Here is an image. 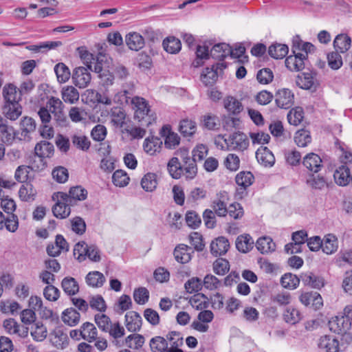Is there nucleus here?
<instances>
[{"label": "nucleus", "mask_w": 352, "mask_h": 352, "mask_svg": "<svg viewBox=\"0 0 352 352\" xmlns=\"http://www.w3.org/2000/svg\"><path fill=\"white\" fill-rule=\"evenodd\" d=\"M167 169L170 175L175 179H179L182 176L186 179H192L197 175V166L195 158L182 164L178 157H172L167 164Z\"/></svg>", "instance_id": "1"}, {"label": "nucleus", "mask_w": 352, "mask_h": 352, "mask_svg": "<svg viewBox=\"0 0 352 352\" xmlns=\"http://www.w3.org/2000/svg\"><path fill=\"white\" fill-rule=\"evenodd\" d=\"M129 103L132 105L134 118L139 122H144L143 126H148L155 120V116L151 114V110L148 102L143 98L135 96L131 99Z\"/></svg>", "instance_id": "2"}, {"label": "nucleus", "mask_w": 352, "mask_h": 352, "mask_svg": "<svg viewBox=\"0 0 352 352\" xmlns=\"http://www.w3.org/2000/svg\"><path fill=\"white\" fill-rule=\"evenodd\" d=\"M46 107L50 113L54 116V120L60 126H65L67 123V118L64 113V104L58 98L51 96L46 102Z\"/></svg>", "instance_id": "3"}, {"label": "nucleus", "mask_w": 352, "mask_h": 352, "mask_svg": "<svg viewBox=\"0 0 352 352\" xmlns=\"http://www.w3.org/2000/svg\"><path fill=\"white\" fill-rule=\"evenodd\" d=\"M58 195L62 201H68L72 205L76 201L85 200L87 196V191L81 186H77L71 188L69 194L59 192Z\"/></svg>", "instance_id": "4"}, {"label": "nucleus", "mask_w": 352, "mask_h": 352, "mask_svg": "<svg viewBox=\"0 0 352 352\" xmlns=\"http://www.w3.org/2000/svg\"><path fill=\"white\" fill-rule=\"evenodd\" d=\"M225 142L234 150L244 151L249 146V140L243 133L237 132L224 140Z\"/></svg>", "instance_id": "5"}, {"label": "nucleus", "mask_w": 352, "mask_h": 352, "mask_svg": "<svg viewBox=\"0 0 352 352\" xmlns=\"http://www.w3.org/2000/svg\"><path fill=\"white\" fill-rule=\"evenodd\" d=\"M292 51L294 55H290L287 57L285 65L291 71H300L305 68V60L307 59V54L296 52V50L293 48Z\"/></svg>", "instance_id": "6"}, {"label": "nucleus", "mask_w": 352, "mask_h": 352, "mask_svg": "<svg viewBox=\"0 0 352 352\" xmlns=\"http://www.w3.org/2000/svg\"><path fill=\"white\" fill-rule=\"evenodd\" d=\"M91 74L89 68L79 67L76 68L72 74V80L76 86L82 89L85 88L91 82Z\"/></svg>", "instance_id": "7"}, {"label": "nucleus", "mask_w": 352, "mask_h": 352, "mask_svg": "<svg viewBox=\"0 0 352 352\" xmlns=\"http://www.w3.org/2000/svg\"><path fill=\"white\" fill-rule=\"evenodd\" d=\"M294 94L288 89H279L275 94L276 104L280 108L289 109L294 104Z\"/></svg>", "instance_id": "8"}, {"label": "nucleus", "mask_w": 352, "mask_h": 352, "mask_svg": "<svg viewBox=\"0 0 352 352\" xmlns=\"http://www.w3.org/2000/svg\"><path fill=\"white\" fill-rule=\"evenodd\" d=\"M318 346L320 352H339V341L331 336H324L318 340Z\"/></svg>", "instance_id": "9"}, {"label": "nucleus", "mask_w": 352, "mask_h": 352, "mask_svg": "<svg viewBox=\"0 0 352 352\" xmlns=\"http://www.w3.org/2000/svg\"><path fill=\"white\" fill-rule=\"evenodd\" d=\"M302 164L309 171L317 173L322 167V161L318 155L310 153L303 157Z\"/></svg>", "instance_id": "10"}, {"label": "nucleus", "mask_w": 352, "mask_h": 352, "mask_svg": "<svg viewBox=\"0 0 352 352\" xmlns=\"http://www.w3.org/2000/svg\"><path fill=\"white\" fill-rule=\"evenodd\" d=\"M192 254L193 249L184 244L176 246L173 252L175 260L182 264L188 263L192 258Z\"/></svg>", "instance_id": "11"}, {"label": "nucleus", "mask_w": 352, "mask_h": 352, "mask_svg": "<svg viewBox=\"0 0 352 352\" xmlns=\"http://www.w3.org/2000/svg\"><path fill=\"white\" fill-rule=\"evenodd\" d=\"M230 248L229 241L224 236H219L210 244V252L215 256L225 254Z\"/></svg>", "instance_id": "12"}, {"label": "nucleus", "mask_w": 352, "mask_h": 352, "mask_svg": "<svg viewBox=\"0 0 352 352\" xmlns=\"http://www.w3.org/2000/svg\"><path fill=\"white\" fill-rule=\"evenodd\" d=\"M226 65L223 63H218L217 68L214 69V66L212 68H206L201 75V80L206 86H212L218 78L217 69L218 68H225Z\"/></svg>", "instance_id": "13"}, {"label": "nucleus", "mask_w": 352, "mask_h": 352, "mask_svg": "<svg viewBox=\"0 0 352 352\" xmlns=\"http://www.w3.org/2000/svg\"><path fill=\"white\" fill-rule=\"evenodd\" d=\"M142 318L136 311H129L125 315V325L129 331L135 332L140 329Z\"/></svg>", "instance_id": "14"}, {"label": "nucleus", "mask_w": 352, "mask_h": 352, "mask_svg": "<svg viewBox=\"0 0 352 352\" xmlns=\"http://www.w3.org/2000/svg\"><path fill=\"white\" fill-rule=\"evenodd\" d=\"M2 113L10 120H16L22 113V107L19 102L4 104Z\"/></svg>", "instance_id": "15"}, {"label": "nucleus", "mask_w": 352, "mask_h": 352, "mask_svg": "<svg viewBox=\"0 0 352 352\" xmlns=\"http://www.w3.org/2000/svg\"><path fill=\"white\" fill-rule=\"evenodd\" d=\"M4 104L19 102L21 94H18L17 88L13 84L6 85L3 88Z\"/></svg>", "instance_id": "16"}, {"label": "nucleus", "mask_w": 352, "mask_h": 352, "mask_svg": "<svg viewBox=\"0 0 352 352\" xmlns=\"http://www.w3.org/2000/svg\"><path fill=\"white\" fill-rule=\"evenodd\" d=\"M126 44L131 50L138 51L144 47V39L137 32H130L126 36Z\"/></svg>", "instance_id": "17"}, {"label": "nucleus", "mask_w": 352, "mask_h": 352, "mask_svg": "<svg viewBox=\"0 0 352 352\" xmlns=\"http://www.w3.org/2000/svg\"><path fill=\"white\" fill-rule=\"evenodd\" d=\"M336 184L340 186H346L351 182V172L346 165H342L337 168L333 174Z\"/></svg>", "instance_id": "18"}, {"label": "nucleus", "mask_w": 352, "mask_h": 352, "mask_svg": "<svg viewBox=\"0 0 352 352\" xmlns=\"http://www.w3.org/2000/svg\"><path fill=\"white\" fill-rule=\"evenodd\" d=\"M58 201L52 208V212L54 215L59 219L67 218L71 212L69 206L71 205L68 201H62L58 194Z\"/></svg>", "instance_id": "19"}, {"label": "nucleus", "mask_w": 352, "mask_h": 352, "mask_svg": "<svg viewBox=\"0 0 352 352\" xmlns=\"http://www.w3.org/2000/svg\"><path fill=\"white\" fill-rule=\"evenodd\" d=\"M302 283L315 289H320L324 285L322 277L315 275L312 272L303 273L300 275Z\"/></svg>", "instance_id": "20"}, {"label": "nucleus", "mask_w": 352, "mask_h": 352, "mask_svg": "<svg viewBox=\"0 0 352 352\" xmlns=\"http://www.w3.org/2000/svg\"><path fill=\"white\" fill-rule=\"evenodd\" d=\"M162 145V141L160 138L153 136L148 137L144 140L143 148L146 153L153 155L160 152Z\"/></svg>", "instance_id": "21"}, {"label": "nucleus", "mask_w": 352, "mask_h": 352, "mask_svg": "<svg viewBox=\"0 0 352 352\" xmlns=\"http://www.w3.org/2000/svg\"><path fill=\"white\" fill-rule=\"evenodd\" d=\"M61 97L65 103L75 104L79 100L80 94L73 86H65L61 89Z\"/></svg>", "instance_id": "22"}, {"label": "nucleus", "mask_w": 352, "mask_h": 352, "mask_svg": "<svg viewBox=\"0 0 352 352\" xmlns=\"http://www.w3.org/2000/svg\"><path fill=\"white\" fill-rule=\"evenodd\" d=\"M254 243V240L250 235H240L236 238V248L239 252L247 253L253 248Z\"/></svg>", "instance_id": "23"}, {"label": "nucleus", "mask_w": 352, "mask_h": 352, "mask_svg": "<svg viewBox=\"0 0 352 352\" xmlns=\"http://www.w3.org/2000/svg\"><path fill=\"white\" fill-rule=\"evenodd\" d=\"M230 53L231 47L225 43L214 45L210 50V56L219 60H223Z\"/></svg>", "instance_id": "24"}, {"label": "nucleus", "mask_w": 352, "mask_h": 352, "mask_svg": "<svg viewBox=\"0 0 352 352\" xmlns=\"http://www.w3.org/2000/svg\"><path fill=\"white\" fill-rule=\"evenodd\" d=\"M36 122L30 117H25L21 122V138L20 140H29V134L36 129Z\"/></svg>", "instance_id": "25"}, {"label": "nucleus", "mask_w": 352, "mask_h": 352, "mask_svg": "<svg viewBox=\"0 0 352 352\" xmlns=\"http://www.w3.org/2000/svg\"><path fill=\"white\" fill-rule=\"evenodd\" d=\"M54 151V145L47 141H41L36 144L34 148L35 154L39 157H50Z\"/></svg>", "instance_id": "26"}, {"label": "nucleus", "mask_w": 352, "mask_h": 352, "mask_svg": "<svg viewBox=\"0 0 352 352\" xmlns=\"http://www.w3.org/2000/svg\"><path fill=\"white\" fill-rule=\"evenodd\" d=\"M257 250L262 254L272 252L276 250V244L269 236L260 237L256 243Z\"/></svg>", "instance_id": "27"}, {"label": "nucleus", "mask_w": 352, "mask_h": 352, "mask_svg": "<svg viewBox=\"0 0 352 352\" xmlns=\"http://www.w3.org/2000/svg\"><path fill=\"white\" fill-rule=\"evenodd\" d=\"M36 193V189L30 183L22 185L19 191V197L23 201H33Z\"/></svg>", "instance_id": "28"}, {"label": "nucleus", "mask_w": 352, "mask_h": 352, "mask_svg": "<svg viewBox=\"0 0 352 352\" xmlns=\"http://www.w3.org/2000/svg\"><path fill=\"white\" fill-rule=\"evenodd\" d=\"M351 39L346 34H341L336 36L333 41V47L336 51L346 52L351 47Z\"/></svg>", "instance_id": "29"}, {"label": "nucleus", "mask_w": 352, "mask_h": 352, "mask_svg": "<svg viewBox=\"0 0 352 352\" xmlns=\"http://www.w3.org/2000/svg\"><path fill=\"white\" fill-rule=\"evenodd\" d=\"M225 109L233 115H237L243 110L242 104L234 97L228 96L223 100Z\"/></svg>", "instance_id": "30"}, {"label": "nucleus", "mask_w": 352, "mask_h": 352, "mask_svg": "<svg viewBox=\"0 0 352 352\" xmlns=\"http://www.w3.org/2000/svg\"><path fill=\"white\" fill-rule=\"evenodd\" d=\"M80 318V314L74 308L67 309L63 312L62 320L64 323L69 326L76 325Z\"/></svg>", "instance_id": "31"}, {"label": "nucleus", "mask_w": 352, "mask_h": 352, "mask_svg": "<svg viewBox=\"0 0 352 352\" xmlns=\"http://www.w3.org/2000/svg\"><path fill=\"white\" fill-rule=\"evenodd\" d=\"M86 283L93 287H100L105 282V277L104 275L98 271L89 272L86 276Z\"/></svg>", "instance_id": "32"}, {"label": "nucleus", "mask_w": 352, "mask_h": 352, "mask_svg": "<svg viewBox=\"0 0 352 352\" xmlns=\"http://www.w3.org/2000/svg\"><path fill=\"white\" fill-rule=\"evenodd\" d=\"M82 339L91 342L95 341L98 336V331L93 323L86 322L81 326Z\"/></svg>", "instance_id": "33"}, {"label": "nucleus", "mask_w": 352, "mask_h": 352, "mask_svg": "<svg viewBox=\"0 0 352 352\" xmlns=\"http://www.w3.org/2000/svg\"><path fill=\"white\" fill-rule=\"evenodd\" d=\"M345 318L344 316H335L333 317L328 323L329 328L331 331L335 333H342L344 331H346V324L345 325Z\"/></svg>", "instance_id": "34"}, {"label": "nucleus", "mask_w": 352, "mask_h": 352, "mask_svg": "<svg viewBox=\"0 0 352 352\" xmlns=\"http://www.w3.org/2000/svg\"><path fill=\"white\" fill-rule=\"evenodd\" d=\"M0 133L2 142L8 145L11 144L15 139L16 133L14 128L4 124L3 122L0 125Z\"/></svg>", "instance_id": "35"}, {"label": "nucleus", "mask_w": 352, "mask_h": 352, "mask_svg": "<svg viewBox=\"0 0 352 352\" xmlns=\"http://www.w3.org/2000/svg\"><path fill=\"white\" fill-rule=\"evenodd\" d=\"M254 177L251 172L242 171L238 173L236 176L235 180L240 189H246L248 186L252 184Z\"/></svg>", "instance_id": "36"}, {"label": "nucleus", "mask_w": 352, "mask_h": 352, "mask_svg": "<svg viewBox=\"0 0 352 352\" xmlns=\"http://www.w3.org/2000/svg\"><path fill=\"white\" fill-rule=\"evenodd\" d=\"M164 49L170 54L178 53L182 47L181 41L174 36H169L163 41Z\"/></svg>", "instance_id": "37"}, {"label": "nucleus", "mask_w": 352, "mask_h": 352, "mask_svg": "<svg viewBox=\"0 0 352 352\" xmlns=\"http://www.w3.org/2000/svg\"><path fill=\"white\" fill-rule=\"evenodd\" d=\"M107 332H109V336L113 338L112 343L117 346H121L118 339L124 336V328L119 322H116L110 325Z\"/></svg>", "instance_id": "38"}, {"label": "nucleus", "mask_w": 352, "mask_h": 352, "mask_svg": "<svg viewBox=\"0 0 352 352\" xmlns=\"http://www.w3.org/2000/svg\"><path fill=\"white\" fill-rule=\"evenodd\" d=\"M289 49L286 45L275 43L270 46L268 53L275 59L283 58L288 53Z\"/></svg>", "instance_id": "39"}, {"label": "nucleus", "mask_w": 352, "mask_h": 352, "mask_svg": "<svg viewBox=\"0 0 352 352\" xmlns=\"http://www.w3.org/2000/svg\"><path fill=\"white\" fill-rule=\"evenodd\" d=\"M157 185V175L153 173H146L141 180L142 188L147 192H152Z\"/></svg>", "instance_id": "40"}, {"label": "nucleus", "mask_w": 352, "mask_h": 352, "mask_svg": "<svg viewBox=\"0 0 352 352\" xmlns=\"http://www.w3.org/2000/svg\"><path fill=\"white\" fill-rule=\"evenodd\" d=\"M306 183L311 188L322 190L327 185L326 179L320 175H315L314 174H309L306 179Z\"/></svg>", "instance_id": "41"}, {"label": "nucleus", "mask_w": 352, "mask_h": 352, "mask_svg": "<svg viewBox=\"0 0 352 352\" xmlns=\"http://www.w3.org/2000/svg\"><path fill=\"white\" fill-rule=\"evenodd\" d=\"M283 319L287 323L296 324L302 319V316L299 310L293 307H288L283 313Z\"/></svg>", "instance_id": "42"}, {"label": "nucleus", "mask_w": 352, "mask_h": 352, "mask_svg": "<svg viewBox=\"0 0 352 352\" xmlns=\"http://www.w3.org/2000/svg\"><path fill=\"white\" fill-rule=\"evenodd\" d=\"M61 286L63 291L69 296L75 295L79 291V286L75 278L65 277L63 279Z\"/></svg>", "instance_id": "43"}, {"label": "nucleus", "mask_w": 352, "mask_h": 352, "mask_svg": "<svg viewBox=\"0 0 352 352\" xmlns=\"http://www.w3.org/2000/svg\"><path fill=\"white\" fill-rule=\"evenodd\" d=\"M256 156L258 161L265 166H272L275 161L273 154L267 147L261 150L258 149L256 153Z\"/></svg>", "instance_id": "44"}, {"label": "nucleus", "mask_w": 352, "mask_h": 352, "mask_svg": "<svg viewBox=\"0 0 352 352\" xmlns=\"http://www.w3.org/2000/svg\"><path fill=\"white\" fill-rule=\"evenodd\" d=\"M71 141L75 147L84 151L89 150L91 145L88 138L81 134H74L72 135Z\"/></svg>", "instance_id": "45"}, {"label": "nucleus", "mask_w": 352, "mask_h": 352, "mask_svg": "<svg viewBox=\"0 0 352 352\" xmlns=\"http://www.w3.org/2000/svg\"><path fill=\"white\" fill-rule=\"evenodd\" d=\"M322 250L327 254H331L336 252L338 248V241L336 238L331 234L325 236L322 242Z\"/></svg>", "instance_id": "46"}, {"label": "nucleus", "mask_w": 352, "mask_h": 352, "mask_svg": "<svg viewBox=\"0 0 352 352\" xmlns=\"http://www.w3.org/2000/svg\"><path fill=\"white\" fill-rule=\"evenodd\" d=\"M67 336L60 329H55L50 334V341L56 348H63L67 342Z\"/></svg>", "instance_id": "47"}, {"label": "nucleus", "mask_w": 352, "mask_h": 352, "mask_svg": "<svg viewBox=\"0 0 352 352\" xmlns=\"http://www.w3.org/2000/svg\"><path fill=\"white\" fill-rule=\"evenodd\" d=\"M189 303L197 310H203L208 307V298L203 294H197L192 296Z\"/></svg>", "instance_id": "48"}, {"label": "nucleus", "mask_w": 352, "mask_h": 352, "mask_svg": "<svg viewBox=\"0 0 352 352\" xmlns=\"http://www.w3.org/2000/svg\"><path fill=\"white\" fill-rule=\"evenodd\" d=\"M57 80L59 82L63 83L67 82L71 76L69 68L63 63H59L54 67Z\"/></svg>", "instance_id": "49"}, {"label": "nucleus", "mask_w": 352, "mask_h": 352, "mask_svg": "<svg viewBox=\"0 0 352 352\" xmlns=\"http://www.w3.org/2000/svg\"><path fill=\"white\" fill-rule=\"evenodd\" d=\"M280 283L285 288L294 289L298 286L300 283V278L294 274L287 273L282 276Z\"/></svg>", "instance_id": "50"}, {"label": "nucleus", "mask_w": 352, "mask_h": 352, "mask_svg": "<svg viewBox=\"0 0 352 352\" xmlns=\"http://www.w3.org/2000/svg\"><path fill=\"white\" fill-rule=\"evenodd\" d=\"M203 125L209 130H215L220 126V120L219 118L211 113L204 115L201 118Z\"/></svg>", "instance_id": "51"}, {"label": "nucleus", "mask_w": 352, "mask_h": 352, "mask_svg": "<svg viewBox=\"0 0 352 352\" xmlns=\"http://www.w3.org/2000/svg\"><path fill=\"white\" fill-rule=\"evenodd\" d=\"M195 131L196 124L195 122L188 119H184L181 121L179 131L184 136H191L195 133Z\"/></svg>", "instance_id": "52"}, {"label": "nucleus", "mask_w": 352, "mask_h": 352, "mask_svg": "<svg viewBox=\"0 0 352 352\" xmlns=\"http://www.w3.org/2000/svg\"><path fill=\"white\" fill-rule=\"evenodd\" d=\"M151 349L155 352H162L167 350L168 343L166 339L161 336L153 338L150 341Z\"/></svg>", "instance_id": "53"}, {"label": "nucleus", "mask_w": 352, "mask_h": 352, "mask_svg": "<svg viewBox=\"0 0 352 352\" xmlns=\"http://www.w3.org/2000/svg\"><path fill=\"white\" fill-rule=\"evenodd\" d=\"M129 179L126 173L122 170H117L112 176L113 183L120 187L126 186L129 184Z\"/></svg>", "instance_id": "54"}, {"label": "nucleus", "mask_w": 352, "mask_h": 352, "mask_svg": "<svg viewBox=\"0 0 352 352\" xmlns=\"http://www.w3.org/2000/svg\"><path fill=\"white\" fill-rule=\"evenodd\" d=\"M303 117V110L301 107L292 109L287 114L288 122L295 126L302 122Z\"/></svg>", "instance_id": "55"}, {"label": "nucleus", "mask_w": 352, "mask_h": 352, "mask_svg": "<svg viewBox=\"0 0 352 352\" xmlns=\"http://www.w3.org/2000/svg\"><path fill=\"white\" fill-rule=\"evenodd\" d=\"M144 342V338L140 334H131L125 338V345L129 348L139 349Z\"/></svg>", "instance_id": "56"}, {"label": "nucleus", "mask_w": 352, "mask_h": 352, "mask_svg": "<svg viewBox=\"0 0 352 352\" xmlns=\"http://www.w3.org/2000/svg\"><path fill=\"white\" fill-rule=\"evenodd\" d=\"M296 144L300 147H305L311 142L309 132L305 130L298 131L294 138Z\"/></svg>", "instance_id": "57"}, {"label": "nucleus", "mask_w": 352, "mask_h": 352, "mask_svg": "<svg viewBox=\"0 0 352 352\" xmlns=\"http://www.w3.org/2000/svg\"><path fill=\"white\" fill-rule=\"evenodd\" d=\"M296 82L302 89H309L314 85V78L310 73H302L298 76Z\"/></svg>", "instance_id": "58"}, {"label": "nucleus", "mask_w": 352, "mask_h": 352, "mask_svg": "<svg viewBox=\"0 0 352 352\" xmlns=\"http://www.w3.org/2000/svg\"><path fill=\"white\" fill-rule=\"evenodd\" d=\"M229 269V262L224 258H218L213 263V270L218 275L226 274Z\"/></svg>", "instance_id": "59"}, {"label": "nucleus", "mask_w": 352, "mask_h": 352, "mask_svg": "<svg viewBox=\"0 0 352 352\" xmlns=\"http://www.w3.org/2000/svg\"><path fill=\"white\" fill-rule=\"evenodd\" d=\"M149 298V292L146 287H139L134 290V300L139 305H144Z\"/></svg>", "instance_id": "60"}, {"label": "nucleus", "mask_w": 352, "mask_h": 352, "mask_svg": "<svg viewBox=\"0 0 352 352\" xmlns=\"http://www.w3.org/2000/svg\"><path fill=\"white\" fill-rule=\"evenodd\" d=\"M327 60L332 69H338L342 65V59L338 52H332L327 54Z\"/></svg>", "instance_id": "61"}, {"label": "nucleus", "mask_w": 352, "mask_h": 352, "mask_svg": "<svg viewBox=\"0 0 352 352\" xmlns=\"http://www.w3.org/2000/svg\"><path fill=\"white\" fill-rule=\"evenodd\" d=\"M89 304L91 309L100 312L105 311L107 308L104 298L100 295L92 296L89 299Z\"/></svg>", "instance_id": "62"}, {"label": "nucleus", "mask_w": 352, "mask_h": 352, "mask_svg": "<svg viewBox=\"0 0 352 352\" xmlns=\"http://www.w3.org/2000/svg\"><path fill=\"white\" fill-rule=\"evenodd\" d=\"M224 165L230 170L236 171L239 168V157L236 154L230 153L224 160Z\"/></svg>", "instance_id": "63"}, {"label": "nucleus", "mask_w": 352, "mask_h": 352, "mask_svg": "<svg viewBox=\"0 0 352 352\" xmlns=\"http://www.w3.org/2000/svg\"><path fill=\"white\" fill-rule=\"evenodd\" d=\"M52 175L53 178L58 183H65L69 177L67 169L63 166L55 168L52 170Z\"/></svg>", "instance_id": "64"}]
</instances>
